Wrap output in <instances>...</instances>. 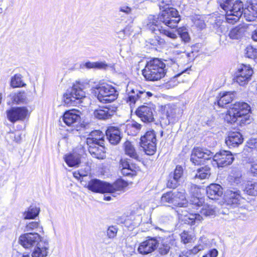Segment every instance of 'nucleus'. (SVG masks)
<instances>
[{"label":"nucleus","instance_id":"14","mask_svg":"<svg viewBox=\"0 0 257 257\" xmlns=\"http://www.w3.org/2000/svg\"><path fill=\"white\" fill-rule=\"evenodd\" d=\"M41 240V237L38 233L27 232L20 236L18 242L23 247L28 249L35 247Z\"/></svg>","mask_w":257,"mask_h":257},{"label":"nucleus","instance_id":"23","mask_svg":"<svg viewBox=\"0 0 257 257\" xmlns=\"http://www.w3.org/2000/svg\"><path fill=\"white\" fill-rule=\"evenodd\" d=\"M244 18L247 21H253L257 18V2L255 1L247 3L244 10Z\"/></svg>","mask_w":257,"mask_h":257},{"label":"nucleus","instance_id":"17","mask_svg":"<svg viewBox=\"0 0 257 257\" xmlns=\"http://www.w3.org/2000/svg\"><path fill=\"white\" fill-rule=\"evenodd\" d=\"M158 246V240L154 237H150L140 244L138 251L140 254H148L154 251Z\"/></svg>","mask_w":257,"mask_h":257},{"label":"nucleus","instance_id":"53","mask_svg":"<svg viewBox=\"0 0 257 257\" xmlns=\"http://www.w3.org/2000/svg\"><path fill=\"white\" fill-rule=\"evenodd\" d=\"M132 9L127 6H122L119 8V12L124 13L125 15H130L131 14Z\"/></svg>","mask_w":257,"mask_h":257},{"label":"nucleus","instance_id":"13","mask_svg":"<svg viewBox=\"0 0 257 257\" xmlns=\"http://www.w3.org/2000/svg\"><path fill=\"white\" fill-rule=\"evenodd\" d=\"M92 139H86V144L88 146V151L91 155L97 159H103L105 158V149L103 145L104 142H98L94 143Z\"/></svg>","mask_w":257,"mask_h":257},{"label":"nucleus","instance_id":"5","mask_svg":"<svg viewBox=\"0 0 257 257\" xmlns=\"http://www.w3.org/2000/svg\"><path fill=\"white\" fill-rule=\"evenodd\" d=\"M168 69L165 63L158 58H154L147 62L142 74L147 80L155 81L164 77Z\"/></svg>","mask_w":257,"mask_h":257},{"label":"nucleus","instance_id":"11","mask_svg":"<svg viewBox=\"0 0 257 257\" xmlns=\"http://www.w3.org/2000/svg\"><path fill=\"white\" fill-rule=\"evenodd\" d=\"M156 106L151 103H145L140 106L136 110V114L145 123H148L154 121V113Z\"/></svg>","mask_w":257,"mask_h":257},{"label":"nucleus","instance_id":"50","mask_svg":"<svg viewBox=\"0 0 257 257\" xmlns=\"http://www.w3.org/2000/svg\"><path fill=\"white\" fill-rule=\"evenodd\" d=\"M6 138L9 142H15L16 143H19L21 140V135L14 132L9 133L6 135Z\"/></svg>","mask_w":257,"mask_h":257},{"label":"nucleus","instance_id":"29","mask_svg":"<svg viewBox=\"0 0 257 257\" xmlns=\"http://www.w3.org/2000/svg\"><path fill=\"white\" fill-rule=\"evenodd\" d=\"M203 219L201 215L198 213H188L184 216L182 220L186 224L190 225H197Z\"/></svg>","mask_w":257,"mask_h":257},{"label":"nucleus","instance_id":"31","mask_svg":"<svg viewBox=\"0 0 257 257\" xmlns=\"http://www.w3.org/2000/svg\"><path fill=\"white\" fill-rule=\"evenodd\" d=\"M9 97L13 104H20L27 103V95L25 92H13L9 95Z\"/></svg>","mask_w":257,"mask_h":257},{"label":"nucleus","instance_id":"56","mask_svg":"<svg viewBox=\"0 0 257 257\" xmlns=\"http://www.w3.org/2000/svg\"><path fill=\"white\" fill-rule=\"evenodd\" d=\"M195 26L201 30L205 28L206 25L204 22L202 20H198L195 22Z\"/></svg>","mask_w":257,"mask_h":257},{"label":"nucleus","instance_id":"30","mask_svg":"<svg viewBox=\"0 0 257 257\" xmlns=\"http://www.w3.org/2000/svg\"><path fill=\"white\" fill-rule=\"evenodd\" d=\"M123 148L125 154L130 157L136 160H139V156L133 144L130 141H126L123 144Z\"/></svg>","mask_w":257,"mask_h":257},{"label":"nucleus","instance_id":"32","mask_svg":"<svg viewBox=\"0 0 257 257\" xmlns=\"http://www.w3.org/2000/svg\"><path fill=\"white\" fill-rule=\"evenodd\" d=\"M64 160L69 167H78L80 163V156L77 154H70L66 155Z\"/></svg>","mask_w":257,"mask_h":257},{"label":"nucleus","instance_id":"4","mask_svg":"<svg viewBox=\"0 0 257 257\" xmlns=\"http://www.w3.org/2000/svg\"><path fill=\"white\" fill-rule=\"evenodd\" d=\"M81 183L84 187L87 188L89 190L97 193H109L115 196L114 194H118L119 192L122 191L127 185L125 181L118 180L112 184L101 181L97 179L91 180L88 184L81 180Z\"/></svg>","mask_w":257,"mask_h":257},{"label":"nucleus","instance_id":"33","mask_svg":"<svg viewBox=\"0 0 257 257\" xmlns=\"http://www.w3.org/2000/svg\"><path fill=\"white\" fill-rule=\"evenodd\" d=\"M85 66L88 69L93 68L96 69L106 70L108 68H113L114 65L107 64L104 61L87 62L85 64Z\"/></svg>","mask_w":257,"mask_h":257},{"label":"nucleus","instance_id":"21","mask_svg":"<svg viewBox=\"0 0 257 257\" xmlns=\"http://www.w3.org/2000/svg\"><path fill=\"white\" fill-rule=\"evenodd\" d=\"M49 250V244L47 240H42L37 244L32 253V257H46Z\"/></svg>","mask_w":257,"mask_h":257},{"label":"nucleus","instance_id":"6","mask_svg":"<svg viewBox=\"0 0 257 257\" xmlns=\"http://www.w3.org/2000/svg\"><path fill=\"white\" fill-rule=\"evenodd\" d=\"M220 7L225 12L226 21L229 24H234L237 22L241 16L244 17L243 4L240 1L225 0L220 2Z\"/></svg>","mask_w":257,"mask_h":257},{"label":"nucleus","instance_id":"1","mask_svg":"<svg viewBox=\"0 0 257 257\" xmlns=\"http://www.w3.org/2000/svg\"><path fill=\"white\" fill-rule=\"evenodd\" d=\"M171 4V0H161L159 6L162 12L157 16L150 15L148 18L146 27L156 35L161 34L174 40L177 38V35L161 25L162 23L168 27L174 28L177 27L180 21L178 12L175 9L169 7Z\"/></svg>","mask_w":257,"mask_h":257},{"label":"nucleus","instance_id":"51","mask_svg":"<svg viewBox=\"0 0 257 257\" xmlns=\"http://www.w3.org/2000/svg\"><path fill=\"white\" fill-rule=\"evenodd\" d=\"M118 231L117 227L115 225H111L107 228L106 230V235L108 238L113 239L117 234Z\"/></svg>","mask_w":257,"mask_h":257},{"label":"nucleus","instance_id":"9","mask_svg":"<svg viewBox=\"0 0 257 257\" xmlns=\"http://www.w3.org/2000/svg\"><path fill=\"white\" fill-rule=\"evenodd\" d=\"M245 200L241 197L240 191L238 190L233 189L227 191L226 195V201L227 205L229 209H235L234 211H231L235 213L237 215L243 213L244 208L241 205L245 202Z\"/></svg>","mask_w":257,"mask_h":257},{"label":"nucleus","instance_id":"64","mask_svg":"<svg viewBox=\"0 0 257 257\" xmlns=\"http://www.w3.org/2000/svg\"><path fill=\"white\" fill-rule=\"evenodd\" d=\"M124 32H125L124 30L120 31L118 33L119 37H120V38H123L124 37Z\"/></svg>","mask_w":257,"mask_h":257},{"label":"nucleus","instance_id":"36","mask_svg":"<svg viewBox=\"0 0 257 257\" xmlns=\"http://www.w3.org/2000/svg\"><path fill=\"white\" fill-rule=\"evenodd\" d=\"M244 191L249 195L256 196L257 183L251 181H247L245 185Z\"/></svg>","mask_w":257,"mask_h":257},{"label":"nucleus","instance_id":"24","mask_svg":"<svg viewBox=\"0 0 257 257\" xmlns=\"http://www.w3.org/2000/svg\"><path fill=\"white\" fill-rule=\"evenodd\" d=\"M107 139L111 144L116 145L120 142L121 137L119 130L114 126H110L106 131Z\"/></svg>","mask_w":257,"mask_h":257},{"label":"nucleus","instance_id":"47","mask_svg":"<svg viewBox=\"0 0 257 257\" xmlns=\"http://www.w3.org/2000/svg\"><path fill=\"white\" fill-rule=\"evenodd\" d=\"M245 56L251 59L257 58V49L252 46H247L245 50Z\"/></svg>","mask_w":257,"mask_h":257},{"label":"nucleus","instance_id":"58","mask_svg":"<svg viewBox=\"0 0 257 257\" xmlns=\"http://www.w3.org/2000/svg\"><path fill=\"white\" fill-rule=\"evenodd\" d=\"M209 257H216L218 255V251L216 249H212L207 254Z\"/></svg>","mask_w":257,"mask_h":257},{"label":"nucleus","instance_id":"22","mask_svg":"<svg viewBox=\"0 0 257 257\" xmlns=\"http://www.w3.org/2000/svg\"><path fill=\"white\" fill-rule=\"evenodd\" d=\"M243 138L239 132H230L225 139V144L229 148L238 147L243 142Z\"/></svg>","mask_w":257,"mask_h":257},{"label":"nucleus","instance_id":"25","mask_svg":"<svg viewBox=\"0 0 257 257\" xmlns=\"http://www.w3.org/2000/svg\"><path fill=\"white\" fill-rule=\"evenodd\" d=\"M63 122L68 126L77 125L80 120V116L74 111H66L62 116Z\"/></svg>","mask_w":257,"mask_h":257},{"label":"nucleus","instance_id":"18","mask_svg":"<svg viewBox=\"0 0 257 257\" xmlns=\"http://www.w3.org/2000/svg\"><path fill=\"white\" fill-rule=\"evenodd\" d=\"M183 169L181 166L177 165L173 172L171 173L168 177L167 187L169 188H176L181 182Z\"/></svg>","mask_w":257,"mask_h":257},{"label":"nucleus","instance_id":"42","mask_svg":"<svg viewBox=\"0 0 257 257\" xmlns=\"http://www.w3.org/2000/svg\"><path fill=\"white\" fill-rule=\"evenodd\" d=\"M177 32L184 43H187L190 42L191 39L186 28L180 27L178 29Z\"/></svg>","mask_w":257,"mask_h":257},{"label":"nucleus","instance_id":"48","mask_svg":"<svg viewBox=\"0 0 257 257\" xmlns=\"http://www.w3.org/2000/svg\"><path fill=\"white\" fill-rule=\"evenodd\" d=\"M170 245L168 240L163 241L159 246L158 251L161 255H164L167 254L170 249Z\"/></svg>","mask_w":257,"mask_h":257},{"label":"nucleus","instance_id":"63","mask_svg":"<svg viewBox=\"0 0 257 257\" xmlns=\"http://www.w3.org/2000/svg\"><path fill=\"white\" fill-rule=\"evenodd\" d=\"M180 46V44L177 42L172 43H171V47L173 48H179Z\"/></svg>","mask_w":257,"mask_h":257},{"label":"nucleus","instance_id":"49","mask_svg":"<svg viewBox=\"0 0 257 257\" xmlns=\"http://www.w3.org/2000/svg\"><path fill=\"white\" fill-rule=\"evenodd\" d=\"M139 101L143 102L147 101L150 97L153 96L152 92L146 91L143 88L138 89Z\"/></svg>","mask_w":257,"mask_h":257},{"label":"nucleus","instance_id":"55","mask_svg":"<svg viewBox=\"0 0 257 257\" xmlns=\"http://www.w3.org/2000/svg\"><path fill=\"white\" fill-rule=\"evenodd\" d=\"M250 171L254 176H257V163H253L251 165Z\"/></svg>","mask_w":257,"mask_h":257},{"label":"nucleus","instance_id":"7","mask_svg":"<svg viewBox=\"0 0 257 257\" xmlns=\"http://www.w3.org/2000/svg\"><path fill=\"white\" fill-rule=\"evenodd\" d=\"M95 93L97 98L101 103H111L117 98L118 92L111 85L104 83L96 86Z\"/></svg>","mask_w":257,"mask_h":257},{"label":"nucleus","instance_id":"27","mask_svg":"<svg viewBox=\"0 0 257 257\" xmlns=\"http://www.w3.org/2000/svg\"><path fill=\"white\" fill-rule=\"evenodd\" d=\"M174 205L179 207H186L188 202L186 199L184 190L173 192Z\"/></svg>","mask_w":257,"mask_h":257},{"label":"nucleus","instance_id":"45","mask_svg":"<svg viewBox=\"0 0 257 257\" xmlns=\"http://www.w3.org/2000/svg\"><path fill=\"white\" fill-rule=\"evenodd\" d=\"M181 242L184 244L191 243L194 240V235L188 231H184L181 234Z\"/></svg>","mask_w":257,"mask_h":257},{"label":"nucleus","instance_id":"43","mask_svg":"<svg viewBox=\"0 0 257 257\" xmlns=\"http://www.w3.org/2000/svg\"><path fill=\"white\" fill-rule=\"evenodd\" d=\"M22 75L20 74H15L11 78V86L13 88L20 87L24 85L22 80Z\"/></svg>","mask_w":257,"mask_h":257},{"label":"nucleus","instance_id":"59","mask_svg":"<svg viewBox=\"0 0 257 257\" xmlns=\"http://www.w3.org/2000/svg\"><path fill=\"white\" fill-rule=\"evenodd\" d=\"M73 176L75 178H77V179H79L80 181L81 180H83V179L84 177H86V176H82L79 172H75L73 173Z\"/></svg>","mask_w":257,"mask_h":257},{"label":"nucleus","instance_id":"26","mask_svg":"<svg viewBox=\"0 0 257 257\" xmlns=\"http://www.w3.org/2000/svg\"><path fill=\"white\" fill-rule=\"evenodd\" d=\"M206 193L210 199H217L222 195V188L219 184H212L207 187Z\"/></svg>","mask_w":257,"mask_h":257},{"label":"nucleus","instance_id":"3","mask_svg":"<svg viewBox=\"0 0 257 257\" xmlns=\"http://www.w3.org/2000/svg\"><path fill=\"white\" fill-rule=\"evenodd\" d=\"M250 105L244 102H237L231 105L226 112L224 120L227 123L238 121L240 125L249 124L252 121Z\"/></svg>","mask_w":257,"mask_h":257},{"label":"nucleus","instance_id":"39","mask_svg":"<svg viewBox=\"0 0 257 257\" xmlns=\"http://www.w3.org/2000/svg\"><path fill=\"white\" fill-rule=\"evenodd\" d=\"M210 175V168L208 166H205L197 170L195 175V178L200 179L208 178Z\"/></svg>","mask_w":257,"mask_h":257},{"label":"nucleus","instance_id":"38","mask_svg":"<svg viewBox=\"0 0 257 257\" xmlns=\"http://www.w3.org/2000/svg\"><path fill=\"white\" fill-rule=\"evenodd\" d=\"M244 28L241 26L236 27L230 31L229 36L232 39H239L244 35Z\"/></svg>","mask_w":257,"mask_h":257},{"label":"nucleus","instance_id":"62","mask_svg":"<svg viewBox=\"0 0 257 257\" xmlns=\"http://www.w3.org/2000/svg\"><path fill=\"white\" fill-rule=\"evenodd\" d=\"M17 257H30L28 254H22L19 252H17Z\"/></svg>","mask_w":257,"mask_h":257},{"label":"nucleus","instance_id":"15","mask_svg":"<svg viewBox=\"0 0 257 257\" xmlns=\"http://www.w3.org/2000/svg\"><path fill=\"white\" fill-rule=\"evenodd\" d=\"M28 110L25 107H13L6 111L8 120L14 123L18 120L25 119L28 114Z\"/></svg>","mask_w":257,"mask_h":257},{"label":"nucleus","instance_id":"8","mask_svg":"<svg viewBox=\"0 0 257 257\" xmlns=\"http://www.w3.org/2000/svg\"><path fill=\"white\" fill-rule=\"evenodd\" d=\"M83 84L79 82L74 84L64 94V101L68 105H76L85 97V92L83 90Z\"/></svg>","mask_w":257,"mask_h":257},{"label":"nucleus","instance_id":"10","mask_svg":"<svg viewBox=\"0 0 257 257\" xmlns=\"http://www.w3.org/2000/svg\"><path fill=\"white\" fill-rule=\"evenodd\" d=\"M140 146L148 155H153L156 151L157 139L154 131L147 132L141 137L140 142Z\"/></svg>","mask_w":257,"mask_h":257},{"label":"nucleus","instance_id":"41","mask_svg":"<svg viewBox=\"0 0 257 257\" xmlns=\"http://www.w3.org/2000/svg\"><path fill=\"white\" fill-rule=\"evenodd\" d=\"M92 139V140H94V143H98V142H104V141L103 139V134L99 130L91 132L86 139Z\"/></svg>","mask_w":257,"mask_h":257},{"label":"nucleus","instance_id":"40","mask_svg":"<svg viewBox=\"0 0 257 257\" xmlns=\"http://www.w3.org/2000/svg\"><path fill=\"white\" fill-rule=\"evenodd\" d=\"M160 202L163 205H167V204H172L174 205L173 192L169 191L164 193L161 198Z\"/></svg>","mask_w":257,"mask_h":257},{"label":"nucleus","instance_id":"12","mask_svg":"<svg viewBox=\"0 0 257 257\" xmlns=\"http://www.w3.org/2000/svg\"><path fill=\"white\" fill-rule=\"evenodd\" d=\"M253 70L249 66L241 65L235 72L233 80L240 86H245L251 80Z\"/></svg>","mask_w":257,"mask_h":257},{"label":"nucleus","instance_id":"19","mask_svg":"<svg viewBox=\"0 0 257 257\" xmlns=\"http://www.w3.org/2000/svg\"><path fill=\"white\" fill-rule=\"evenodd\" d=\"M116 109V107L110 105L103 107H99L94 111L93 115L96 118L98 119H108L110 118L114 114Z\"/></svg>","mask_w":257,"mask_h":257},{"label":"nucleus","instance_id":"52","mask_svg":"<svg viewBox=\"0 0 257 257\" xmlns=\"http://www.w3.org/2000/svg\"><path fill=\"white\" fill-rule=\"evenodd\" d=\"M197 52L195 51L192 47L190 52H184L185 55L188 58V61H192L197 56Z\"/></svg>","mask_w":257,"mask_h":257},{"label":"nucleus","instance_id":"61","mask_svg":"<svg viewBox=\"0 0 257 257\" xmlns=\"http://www.w3.org/2000/svg\"><path fill=\"white\" fill-rule=\"evenodd\" d=\"M251 38L254 41L257 42V29L252 32Z\"/></svg>","mask_w":257,"mask_h":257},{"label":"nucleus","instance_id":"46","mask_svg":"<svg viewBox=\"0 0 257 257\" xmlns=\"http://www.w3.org/2000/svg\"><path fill=\"white\" fill-rule=\"evenodd\" d=\"M147 42L153 46H162L164 45L165 41L159 36H155L154 38L149 39Z\"/></svg>","mask_w":257,"mask_h":257},{"label":"nucleus","instance_id":"20","mask_svg":"<svg viewBox=\"0 0 257 257\" xmlns=\"http://www.w3.org/2000/svg\"><path fill=\"white\" fill-rule=\"evenodd\" d=\"M163 111L168 120L169 123H174L178 120L182 113V110L179 108L175 105L170 104L165 105Z\"/></svg>","mask_w":257,"mask_h":257},{"label":"nucleus","instance_id":"44","mask_svg":"<svg viewBox=\"0 0 257 257\" xmlns=\"http://www.w3.org/2000/svg\"><path fill=\"white\" fill-rule=\"evenodd\" d=\"M200 213L205 216H211L215 214V208L213 205L205 204L200 210Z\"/></svg>","mask_w":257,"mask_h":257},{"label":"nucleus","instance_id":"35","mask_svg":"<svg viewBox=\"0 0 257 257\" xmlns=\"http://www.w3.org/2000/svg\"><path fill=\"white\" fill-rule=\"evenodd\" d=\"M234 97V95L230 92H225L222 94H220V98L217 100L218 105L221 107L229 103L232 101Z\"/></svg>","mask_w":257,"mask_h":257},{"label":"nucleus","instance_id":"60","mask_svg":"<svg viewBox=\"0 0 257 257\" xmlns=\"http://www.w3.org/2000/svg\"><path fill=\"white\" fill-rule=\"evenodd\" d=\"M132 126L137 131L140 130L142 128V125L136 121L132 123Z\"/></svg>","mask_w":257,"mask_h":257},{"label":"nucleus","instance_id":"54","mask_svg":"<svg viewBox=\"0 0 257 257\" xmlns=\"http://www.w3.org/2000/svg\"><path fill=\"white\" fill-rule=\"evenodd\" d=\"M204 247L205 245L202 244H198L193 247V248L191 250V252L194 254H196L199 251L204 249Z\"/></svg>","mask_w":257,"mask_h":257},{"label":"nucleus","instance_id":"57","mask_svg":"<svg viewBox=\"0 0 257 257\" xmlns=\"http://www.w3.org/2000/svg\"><path fill=\"white\" fill-rule=\"evenodd\" d=\"M248 144L250 148L257 149V139H250Z\"/></svg>","mask_w":257,"mask_h":257},{"label":"nucleus","instance_id":"16","mask_svg":"<svg viewBox=\"0 0 257 257\" xmlns=\"http://www.w3.org/2000/svg\"><path fill=\"white\" fill-rule=\"evenodd\" d=\"M119 168L123 176H136L137 171H139V167L136 164L133 163L127 159H121L119 161Z\"/></svg>","mask_w":257,"mask_h":257},{"label":"nucleus","instance_id":"28","mask_svg":"<svg viewBox=\"0 0 257 257\" xmlns=\"http://www.w3.org/2000/svg\"><path fill=\"white\" fill-rule=\"evenodd\" d=\"M127 96L126 97V101L131 107H134L135 103L139 101V92L138 88H133L129 90L127 88Z\"/></svg>","mask_w":257,"mask_h":257},{"label":"nucleus","instance_id":"37","mask_svg":"<svg viewBox=\"0 0 257 257\" xmlns=\"http://www.w3.org/2000/svg\"><path fill=\"white\" fill-rule=\"evenodd\" d=\"M37 231L40 232L43 231V227L40 224V221H34L27 222L26 224L25 231Z\"/></svg>","mask_w":257,"mask_h":257},{"label":"nucleus","instance_id":"2","mask_svg":"<svg viewBox=\"0 0 257 257\" xmlns=\"http://www.w3.org/2000/svg\"><path fill=\"white\" fill-rule=\"evenodd\" d=\"M212 157L213 161L218 167L229 165L234 160L233 155L230 151L222 150L213 156V153L210 150L199 147L194 148L192 150L190 160L195 165H200Z\"/></svg>","mask_w":257,"mask_h":257},{"label":"nucleus","instance_id":"34","mask_svg":"<svg viewBox=\"0 0 257 257\" xmlns=\"http://www.w3.org/2000/svg\"><path fill=\"white\" fill-rule=\"evenodd\" d=\"M40 211L39 207L36 206H30L27 210L23 213L24 219H34L37 217Z\"/></svg>","mask_w":257,"mask_h":257}]
</instances>
